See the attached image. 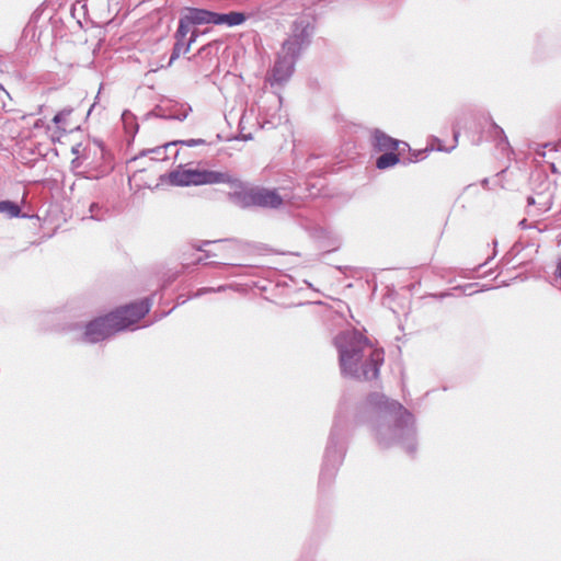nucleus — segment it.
Returning a JSON list of instances; mask_svg holds the SVG:
<instances>
[{"label": "nucleus", "instance_id": "4468645a", "mask_svg": "<svg viewBox=\"0 0 561 561\" xmlns=\"http://www.w3.org/2000/svg\"><path fill=\"white\" fill-rule=\"evenodd\" d=\"M0 213L7 214L9 217H19L21 214V208L18 204L11 201H1L0 202Z\"/></svg>", "mask_w": 561, "mask_h": 561}, {"label": "nucleus", "instance_id": "ddd939ff", "mask_svg": "<svg viewBox=\"0 0 561 561\" xmlns=\"http://www.w3.org/2000/svg\"><path fill=\"white\" fill-rule=\"evenodd\" d=\"M398 162H399V157H398L397 153H394V152H386V153L381 154L377 159L376 167L378 169L382 170V169H387V168L393 167Z\"/></svg>", "mask_w": 561, "mask_h": 561}, {"label": "nucleus", "instance_id": "a211bd4d", "mask_svg": "<svg viewBox=\"0 0 561 561\" xmlns=\"http://www.w3.org/2000/svg\"><path fill=\"white\" fill-rule=\"evenodd\" d=\"M495 129L497 133L503 134V129H501L500 127L495 126Z\"/></svg>", "mask_w": 561, "mask_h": 561}, {"label": "nucleus", "instance_id": "9d476101", "mask_svg": "<svg viewBox=\"0 0 561 561\" xmlns=\"http://www.w3.org/2000/svg\"><path fill=\"white\" fill-rule=\"evenodd\" d=\"M245 15L241 12H229V13H214L213 24L220 25L227 24L229 26L240 25L245 21Z\"/></svg>", "mask_w": 561, "mask_h": 561}, {"label": "nucleus", "instance_id": "f3484780", "mask_svg": "<svg viewBox=\"0 0 561 561\" xmlns=\"http://www.w3.org/2000/svg\"><path fill=\"white\" fill-rule=\"evenodd\" d=\"M203 140H191L187 142L188 146H194V145H197V144H201Z\"/></svg>", "mask_w": 561, "mask_h": 561}, {"label": "nucleus", "instance_id": "1a4fd4ad", "mask_svg": "<svg viewBox=\"0 0 561 561\" xmlns=\"http://www.w3.org/2000/svg\"><path fill=\"white\" fill-rule=\"evenodd\" d=\"M215 12L204 9L188 8L186 9L185 16L192 25L196 24H213V16Z\"/></svg>", "mask_w": 561, "mask_h": 561}, {"label": "nucleus", "instance_id": "dca6fc26", "mask_svg": "<svg viewBox=\"0 0 561 561\" xmlns=\"http://www.w3.org/2000/svg\"><path fill=\"white\" fill-rule=\"evenodd\" d=\"M191 26L192 24L190 23V21H187V18L185 16V14L180 19V22H179V27H178V31L175 33V37L176 39L179 41H184L186 35L190 33L191 31Z\"/></svg>", "mask_w": 561, "mask_h": 561}, {"label": "nucleus", "instance_id": "f8f14e48", "mask_svg": "<svg viewBox=\"0 0 561 561\" xmlns=\"http://www.w3.org/2000/svg\"><path fill=\"white\" fill-rule=\"evenodd\" d=\"M197 33L194 31L187 43L184 41L176 39V43L173 47V51L170 58V64H172L175 59H178L182 54H186L190 51L192 43L196 41Z\"/></svg>", "mask_w": 561, "mask_h": 561}, {"label": "nucleus", "instance_id": "f257e3e1", "mask_svg": "<svg viewBox=\"0 0 561 561\" xmlns=\"http://www.w3.org/2000/svg\"><path fill=\"white\" fill-rule=\"evenodd\" d=\"M341 371L355 379L377 378L383 363V351L374 347L367 337L357 331H345L335 337Z\"/></svg>", "mask_w": 561, "mask_h": 561}, {"label": "nucleus", "instance_id": "9b49d317", "mask_svg": "<svg viewBox=\"0 0 561 561\" xmlns=\"http://www.w3.org/2000/svg\"><path fill=\"white\" fill-rule=\"evenodd\" d=\"M374 145L378 148L380 151L386 150H394L399 141L391 138L390 136L386 135L385 133L380 130L374 131Z\"/></svg>", "mask_w": 561, "mask_h": 561}, {"label": "nucleus", "instance_id": "6ab92c4d", "mask_svg": "<svg viewBox=\"0 0 561 561\" xmlns=\"http://www.w3.org/2000/svg\"><path fill=\"white\" fill-rule=\"evenodd\" d=\"M534 203H535L534 198L533 197H528V204H534Z\"/></svg>", "mask_w": 561, "mask_h": 561}, {"label": "nucleus", "instance_id": "0eeeda50", "mask_svg": "<svg viewBox=\"0 0 561 561\" xmlns=\"http://www.w3.org/2000/svg\"><path fill=\"white\" fill-rule=\"evenodd\" d=\"M122 331V327L115 324L112 319L110 320V313L104 317H99L90 321L84 329L83 339L89 343H96L103 341L111 335Z\"/></svg>", "mask_w": 561, "mask_h": 561}, {"label": "nucleus", "instance_id": "412c9836", "mask_svg": "<svg viewBox=\"0 0 561 561\" xmlns=\"http://www.w3.org/2000/svg\"><path fill=\"white\" fill-rule=\"evenodd\" d=\"M60 136H61V134H58L57 136L53 135L51 137H53L54 139H55V138L59 139V138H60Z\"/></svg>", "mask_w": 561, "mask_h": 561}, {"label": "nucleus", "instance_id": "7ed1b4c3", "mask_svg": "<svg viewBox=\"0 0 561 561\" xmlns=\"http://www.w3.org/2000/svg\"><path fill=\"white\" fill-rule=\"evenodd\" d=\"M314 30V19L311 14H301L291 25L288 38L283 43V81L295 70V62L311 42Z\"/></svg>", "mask_w": 561, "mask_h": 561}, {"label": "nucleus", "instance_id": "423d86ee", "mask_svg": "<svg viewBox=\"0 0 561 561\" xmlns=\"http://www.w3.org/2000/svg\"><path fill=\"white\" fill-rule=\"evenodd\" d=\"M151 304L148 299H142L115 309L110 312V320L122 327V331L137 323L150 310Z\"/></svg>", "mask_w": 561, "mask_h": 561}, {"label": "nucleus", "instance_id": "6e6552de", "mask_svg": "<svg viewBox=\"0 0 561 561\" xmlns=\"http://www.w3.org/2000/svg\"><path fill=\"white\" fill-rule=\"evenodd\" d=\"M343 432L340 422L336 420L331 430L329 444L325 450V466H331L333 469L342 461L344 450L341 443V434Z\"/></svg>", "mask_w": 561, "mask_h": 561}, {"label": "nucleus", "instance_id": "20e7f679", "mask_svg": "<svg viewBox=\"0 0 561 561\" xmlns=\"http://www.w3.org/2000/svg\"><path fill=\"white\" fill-rule=\"evenodd\" d=\"M171 179L174 184L181 186L232 182L228 173L199 169L178 170L171 174Z\"/></svg>", "mask_w": 561, "mask_h": 561}, {"label": "nucleus", "instance_id": "aec40b11", "mask_svg": "<svg viewBox=\"0 0 561 561\" xmlns=\"http://www.w3.org/2000/svg\"><path fill=\"white\" fill-rule=\"evenodd\" d=\"M458 136H459V133H458V131H454V138H455L456 140H457Z\"/></svg>", "mask_w": 561, "mask_h": 561}, {"label": "nucleus", "instance_id": "39448f33", "mask_svg": "<svg viewBox=\"0 0 561 561\" xmlns=\"http://www.w3.org/2000/svg\"><path fill=\"white\" fill-rule=\"evenodd\" d=\"M236 198L242 207L257 206L275 208L280 204L276 190L265 187L244 188L236 193Z\"/></svg>", "mask_w": 561, "mask_h": 561}, {"label": "nucleus", "instance_id": "f03ea898", "mask_svg": "<svg viewBox=\"0 0 561 561\" xmlns=\"http://www.w3.org/2000/svg\"><path fill=\"white\" fill-rule=\"evenodd\" d=\"M373 399L383 413L376 435L378 443L383 447L401 444L409 453L415 450V428L413 415L397 401H390L380 394Z\"/></svg>", "mask_w": 561, "mask_h": 561}, {"label": "nucleus", "instance_id": "2eb2a0df", "mask_svg": "<svg viewBox=\"0 0 561 561\" xmlns=\"http://www.w3.org/2000/svg\"><path fill=\"white\" fill-rule=\"evenodd\" d=\"M70 115V112H60L54 117V124L57 128L61 129L62 133L71 131L73 129V127L67 123Z\"/></svg>", "mask_w": 561, "mask_h": 561}]
</instances>
